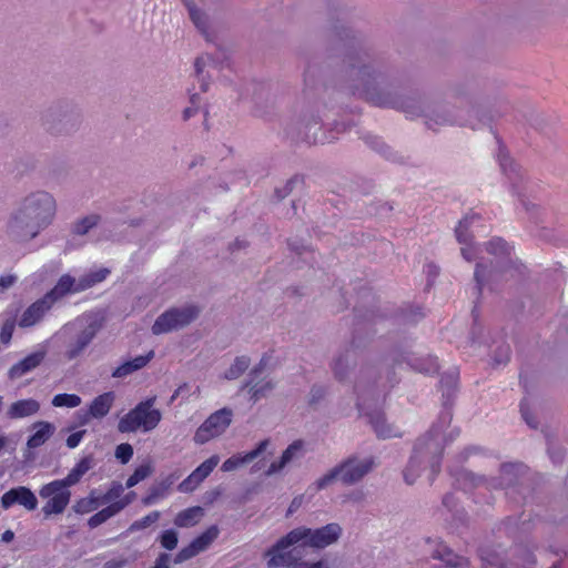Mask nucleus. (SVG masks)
I'll return each mask as SVG.
<instances>
[{
	"label": "nucleus",
	"instance_id": "nucleus-1",
	"mask_svg": "<svg viewBox=\"0 0 568 568\" xmlns=\"http://www.w3.org/2000/svg\"><path fill=\"white\" fill-rule=\"evenodd\" d=\"M58 214V201L47 190H34L22 196L9 212L3 233L14 245H27L53 225Z\"/></svg>",
	"mask_w": 568,
	"mask_h": 568
},
{
	"label": "nucleus",
	"instance_id": "nucleus-2",
	"mask_svg": "<svg viewBox=\"0 0 568 568\" xmlns=\"http://www.w3.org/2000/svg\"><path fill=\"white\" fill-rule=\"evenodd\" d=\"M351 89L376 106L402 108V102L389 91L386 73L375 64L352 65L348 72Z\"/></svg>",
	"mask_w": 568,
	"mask_h": 568
},
{
	"label": "nucleus",
	"instance_id": "nucleus-3",
	"mask_svg": "<svg viewBox=\"0 0 568 568\" xmlns=\"http://www.w3.org/2000/svg\"><path fill=\"white\" fill-rule=\"evenodd\" d=\"M298 544H301L298 535L294 529L281 537L264 554L267 558V568H331V562L326 558L314 562L302 560V551L297 547H294Z\"/></svg>",
	"mask_w": 568,
	"mask_h": 568
},
{
	"label": "nucleus",
	"instance_id": "nucleus-4",
	"mask_svg": "<svg viewBox=\"0 0 568 568\" xmlns=\"http://www.w3.org/2000/svg\"><path fill=\"white\" fill-rule=\"evenodd\" d=\"M43 130L55 138L71 136L82 126V114L68 101H57L41 114Z\"/></svg>",
	"mask_w": 568,
	"mask_h": 568
},
{
	"label": "nucleus",
	"instance_id": "nucleus-5",
	"mask_svg": "<svg viewBox=\"0 0 568 568\" xmlns=\"http://www.w3.org/2000/svg\"><path fill=\"white\" fill-rule=\"evenodd\" d=\"M443 438L438 432H432L419 438L415 445L414 454L404 470V479L412 485L418 477L419 466L423 462H428L434 474L439 470V457L443 452Z\"/></svg>",
	"mask_w": 568,
	"mask_h": 568
},
{
	"label": "nucleus",
	"instance_id": "nucleus-6",
	"mask_svg": "<svg viewBox=\"0 0 568 568\" xmlns=\"http://www.w3.org/2000/svg\"><path fill=\"white\" fill-rule=\"evenodd\" d=\"M155 402L156 397L153 396L139 403L119 420L118 430L120 433H135L138 430L148 433L156 428L162 419V414L153 407Z\"/></svg>",
	"mask_w": 568,
	"mask_h": 568
},
{
	"label": "nucleus",
	"instance_id": "nucleus-7",
	"mask_svg": "<svg viewBox=\"0 0 568 568\" xmlns=\"http://www.w3.org/2000/svg\"><path fill=\"white\" fill-rule=\"evenodd\" d=\"M101 327L102 323L97 318L87 321L85 324H83V318L65 324L62 328L64 333H77L74 338L67 345L65 358L72 361L79 357L93 341Z\"/></svg>",
	"mask_w": 568,
	"mask_h": 568
},
{
	"label": "nucleus",
	"instance_id": "nucleus-8",
	"mask_svg": "<svg viewBox=\"0 0 568 568\" xmlns=\"http://www.w3.org/2000/svg\"><path fill=\"white\" fill-rule=\"evenodd\" d=\"M200 315V308L195 305L173 307L161 314L152 325V333L161 335L181 329L190 325Z\"/></svg>",
	"mask_w": 568,
	"mask_h": 568
},
{
	"label": "nucleus",
	"instance_id": "nucleus-9",
	"mask_svg": "<svg viewBox=\"0 0 568 568\" xmlns=\"http://www.w3.org/2000/svg\"><path fill=\"white\" fill-rule=\"evenodd\" d=\"M70 485L63 479H57L48 483L39 490V496L45 500L42 513L45 517L62 514L71 499Z\"/></svg>",
	"mask_w": 568,
	"mask_h": 568
},
{
	"label": "nucleus",
	"instance_id": "nucleus-10",
	"mask_svg": "<svg viewBox=\"0 0 568 568\" xmlns=\"http://www.w3.org/2000/svg\"><path fill=\"white\" fill-rule=\"evenodd\" d=\"M232 419L233 412L231 408L223 407L212 413L196 429L193 437L194 442L202 445L220 437L230 427Z\"/></svg>",
	"mask_w": 568,
	"mask_h": 568
},
{
	"label": "nucleus",
	"instance_id": "nucleus-11",
	"mask_svg": "<svg viewBox=\"0 0 568 568\" xmlns=\"http://www.w3.org/2000/svg\"><path fill=\"white\" fill-rule=\"evenodd\" d=\"M294 531L297 532L298 540L302 546H310L317 549H322L337 542L342 536V527L336 523L327 524L326 526L317 529L297 527Z\"/></svg>",
	"mask_w": 568,
	"mask_h": 568
},
{
	"label": "nucleus",
	"instance_id": "nucleus-12",
	"mask_svg": "<svg viewBox=\"0 0 568 568\" xmlns=\"http://www.w3.org/2000/svg\"><path fill=\"white\" fill-rule=\"evenodd\" d=\"M374 465L375 463L372 457H351L337 465L339 480L345 485L356 484L373 470Z\"/></svg>",
	"mask_w": 568,
	"mask_h": 568
},
{
	"label": "nucleus",
	"instance_id": "nucleus-13",
	"mask_svg": "<svg viewBox=\"0 0 568 568\" xmlns=\"http://www.w3.org/2000/svg\"><path fill=\"white\" fill-rule=\"evenodd\" d=\"M478 114V110L471 109H444L442 112L436 113L427 120V125L432 129L436 126L448 125V124H460L475 126V118Z\"/></svg>",
	"mask_w": 568,
	"mask_h": 568
},
{
	"label": "nucleus",
	"instance_id": "nucleus-14",
	"mask_svg": "<svg viewBox=\"0 0 568 568\" xmlns=\"http://www.w3.org/2000/svg\"><path fill=\"white\" fill-rule=\"evenodd\" d=\"M220 530L216 526L209 527L204 532L193 539L186 547H183L174 557V564H182L200 552L206 550L219 537Z\"/></svg>",
	"mask_w": 568,
	"mask_h": 568
},
{
	"label": "nucleus",
	"instance_id": "nucleus-15",
	"mask_svg": "<svg viewBox=\"0 0 568 568\" xmlns=\"http://www.w3.org/2000/svg\"><path fill=\"white\" fill-rule=\"evenodd\" d=\"M219 463L220 457L217 455H213L210 458H207L179 484L178 490L184 494L194 491L200 486V484L206 477H209V475L219 465Z\"/></svg>",
	"mask_w": 568,
	"mask_h": 568
},
{
	"label": "nucleus",
	"instance_id": "nucleus-16",
	"mask_svg": "<svg viewBox=\"0 0 568 568\" xmlns=\"http://www.w3.org/2000/svg\"><path fill=\"white\" fill-rule=\"evenodd\" d=\"M265 365L266 363L262 359L260 364L251 371L250 379L243 386V388L248 389L250 398L253 402H258L267 397L275 388V382L273 379L264 378L257 382L253 379L264 369Z\"/></svg>",
	"mask_w": 568,
	"mask_h": 568
},
{
	"label": "nucleus",
	"instance_id": "nucleus-17",
	"mask_svg": "<svg viewBox=\"0 0 568 568\" xmlns=\"http://www.w3.org/2000/svg\"><path fill=\"white\" fill-rule=\"evenodd\" d=\"M0 503L3 509H9L11 506L19 504L27 510L31 511L34 510L38 506V499L36 495L31 491V489L24 486L11 488L4 493Z\"/></svg>",
	"mask_w": 568,
	"mask_h": 568
},
{
	"label": "nucleus",
	"instance_id": "nucleus-18",
	"mask_svg": "<svg viewBox=\"0 0 568 568\" xmlns=\"http://www.w3.org/2000/svg\"><path fill=\"white\" fill-rule=\"evenodd\" d=\"M478 216L476 214L466 215L459 223L455 230L456 239L459 244H462V255L463 257L470 262L476 257V250L471 245L473 234L469 233L475 220Z\"/></svg>",
	"mask_w": 568,
	"mask_h": 568
},
{
	"label": "nucleus",
	"instance_id": "nucleus-19",
	"mask_svg": "<svg viewBox=\"0 0 568 568\" xmlns=\"http://www.w3.org/2000/svg\"><path fill=\"white\" fill-rule=\"evenodd\" d=\"M52 306L51 301L44 295L23 312L18 323L19 326L23 328L34 326L44 317Z\"/></svg>",
	"mask_w": 568,
	"mask_h": 568
},
{
	"label": "nucleus",
	"instance_id": "nucleus-20",
	"mask_svg": "<svg viewBox=\"0 0 568 568\" xmlns=\"http://www.w3.org/2000/svg\"><path fill=\"white\" fill-rule=\"evenodd\" d=\"M216 68V61L212 54L202 53L194 60V77L200 82L202 92H206L211 84V71Z\"/></svg>",
	"mask_w": 568,
	"mask_h": 568
},
{
	"label": "nucleus",
	"instance_id": "nucleus-21",
	"mask_svg": "<svg viewBox=\"0 0 568 568\" xmlns=\"http://www.w3.org/2000/svg\"><path fill=\"white\" fill-rule=\"evenodd\" d=\"M47 351L44 348L33 352L11 366L8 372L10 379H18L36 369L44 361Z\"/></svg>",
	"mask_w": 568,
	"mask_h": 568
},
{
	"label": "nucleus",
	"instance_id": "nucleus-22",
	"mask_svg": "<svg viewBox=\"0 0 568 568\" xmlns=\"http://www.w3.org/2000/svg\"><path fill=\"white\" fill-rule=\"evenodd\" d=\"M270 445L268 439H264L258 443L255 449L245 453V454H236L232 457L227 458L221 466L222 471H233L257 458Z\"/></svg>",
	"mask_w": 568,
	"mask_h": 568
},
{
	"label": "nucleus",
	"instance_id": "nucleus-23",
	"mask_svg": "<svg viewBox=\"0 0 568 568\" xmlns=\"http://www.w3.org/2000/svg\"><path fill=\"white\" fill-rule=\"evenodd\" d=\"M304 444L302 440L293 442L282 454L281 458L276 462H273L267 470L265 471L266 476H272L274 474L280 473L284 467H286L292 462L298 459L303 455Z\"/></svg>",
	"mask_w": 568,
	"mask_h": 568
},
{
	"label": "nucleus",
	"instance_id": "nucleus-24",
	"mask_svg": "<svg viewBox=\"0 0 568 568\" xmlns=\"http://www.w3.org/2000/svg\"><path fill=\"white\" fill-rule=\"evenodd\" d=\"M153 357L154 351H150L145 355H139L132 359L125 361L112 372V377L124 378L144 368L153 359Z\"/></svg>",
	"mask_w": 568,
	"mask_h": 568
},
{
	"label": "nucleus",
	"instance_id": "nucleus-25",
	"mask_svg": "<svg viewBox=\"0 0 568 568\" xmlns=\"http://www.w3.org/2000/svg\"><path fill=\"white\" fill-rule=\"evenodd\" d=\"M40 410V403L33 398L20 399L12 403L8 410L9 419H20L36 415Z\"/></svg>",
	"mask_w": 568,
	"mask_h": 568
},
{
	"label": "nucleus",
	"instance_id": "nucleus-26",
	"mask_svg": "<svg viewBox=\"0 0 568 568\" xmlns=\"http://www.w3.org/2000/svg\"><path fill=\"white\" fill-rule=\"evenodd\" d=\"M34 430L27 442V446L30 449H36L42 446L49 438L54 434L55 427L49 422H37L32 425Z\"/></svg>",
	"mask_w": 568,
	"mask_h": 568
},
{
	"label": "nucleus",
	"instance_id": "nucleus-27",
	"mask_svg": "<svg viewBox=\"0 0 568 568\" xmlns=\"http://www.w3.org/2000/svg\"><path fill=\"white\" fill-rule=\"evenodd\" d=\"M204 517V509L201 506H193L181 510L174 518V525L180 528L193 527Z\"/></svg>",
	"mask_w": 568,
	"mask_h": 568
},
{
	"label": "nucleus",
	"instance_id": "nucleus-28",
	"mask_svg": "<svg viewBox=\"0 0 568 568\" xmlns=\"http://www.w3.org/2000/svg\"><path fill=\"white\" fill-rule=\"evenodd\" d=\"M114 402V394L108 392L97 396L89 406V415L93 418H102L108 415Z\"/></svg>",
	"mask_w": 568,
	"mask_h": 568
},
{
	"label": "nucleus",
	"instance_id": "nucleus-29",
	"mask_svg": "<svg viewBox=\"0 0 568 568\" xmlns=\"http://www.w3.org/2000/svg\"><path fill=\"white\" fill-rule=\"evenodd\" d=\"M173 484V478L168 477L159 484H155L149 488L148 494L142 498V504L144 506H151L155 504L158 500L163 499L169 494L171 486Z\"/></svg>",
	"mask_w": 568,
	"mask_h": 568
},
{
	"label": "nucleus",
	"instance_id": "nucleus-30",
	"mask_svg": "<svg viewBox=\"0 0 568 568\" xmlns=\"http://www.w3.org/2000/svg\"><path fill=\"white\" fill-rule=\"evenodd\" d=\"M184 3L187 8L189 17H190L191 21L193 22V24L195 26V28L202 34L207 37L209 31H210V21H209L207 14L202 9H200L199 7H196L193 2H191L189 0H184Z\"/></svg>",
	"mask_w": 568,
	"mask_h": 568
},
{
	"label": "nucleus",
	"instance_id": "nucleus-31",
	"mask_svg": "<svg viewBox=\"0 0 568 568\" xmlns=\"http://www.w3.org/2000/svg\"><path fill=\"white\" fill-rule=\"evenodd\" d=\"M75 280L70 275H63L58 281L57 285L45 294V296L54 305L57 301L65 296L68 293L75 292Z\"/></svg>",
	"mask_w": 568,
	"mask_h": 568
},
{
	"label": "nucleus",
	"instance_id": "nucleus-32",
	"mask_svg": "<svg viewBox=\"0 0 568 568\" xmlns=\"http://www.w3.org/2000/svg\"><path fill=\"white\" fill-rule=\"evenodd\" d=\"M94 458L91 455L84 456L79 460V463L70 470L63 480L67 481V485L74 486L77 485L81 478L93 467Z\"/></svg>",
	"mask_w": 568,
	"mask_h": 568
},
{
	"label": "nucleus",
	"instance_id": "nucleus-33",
	"mask_svg": "<svg viewBox=\"0 0 568 568\" xmlns=\"http://www.w3.org/2000/svg\"><path fill=\"white\" fill-rule=\"evenodd\" d=\"M367 418L378 437L390 438L397 435L393 426L387 424L383 413L375 412L373 414H368Z\"/></svg>",
	"mask_w": 568,
	"mask_h": 568
},
{
	"label": "nucleus",
	"instance_id": "nucleus-34",
	"mask_svg": "<svg viewBox=\"0 0 568 568\" xmlns=\"http://www.w3.org/2000/svg\"><path fill=\"white\" fill-rule=\"evenodd\" d=\"M354 365L355 362L352 354L346 352L335 357L333 361L332 369L337 379L344 381L348 376V373L354 367Z\"/></svg>",
	"mask_w": 568,
	"mask_h": 568
},
{
	"label": "nucleus",
	"instance_id": "nucleus-35",
	"mask_svg": "<svg viewBox=\"0 0 568 568\" xmlns=\"http://www.w3.org/2000/svg\"><path fill=\"white\" fill-rule=\"evenodd\" d=\"M101 221L99 214H90L83 216L72 223L71 232L74 235L83 236L88 234L93 227H95Z\"/></svg>",
	"mask_w": 568,
	"mask_h": 568
},
{
	"label": "nucleus",
	"instance_id": "nucleus-36",
	"mask_svg": "<svg viewBox=\"0 0 568 568\" xmlns=\"http://www.w3.org/2000/svg\"><path fill=\"white\" fill-rule=\"evenodd\" d=\"M251 365V358L246 355L235 357L231 366L224 372L223 377L227 381H234L241 377Z\"/></svg>",
	"mask_w": 568,
	"mask_h": 568
},
{
	"label": "nucleus",
	"instance_id": "nucleus-37",
	"mask_svg": "<svg viewBox=\"0 0 568 568\" xmlns=\"http://www.w3.org/2000/svg\"><path fill=\"white\" fill-rule=\"evenodd\" d=\"M100 505H102L100 497L95 495V490H92L88 497L77 500L72 509L75 514L84 515L98 509Z\"/></svg>",
	"mask_w": 568,
	"mask_h": 568
},
{
	"label": "nucleus",
	"instance_id": "nucleus-38",
	"mask_svg": "<svg viewBox=\"0 0 568 568\" xmlns=\"http://www.w3.org/2000/svg\"><path fill=\"white\" fill-rule=\"evenodd\" d=\"M154 471V467L152 462L148 460L144 464H141L135 468L133 474L128 478L125 486L126 488H132L138 485L140 481L150 477Z\"/></svg>",
	"mask_w": 568,
	"mask_h": 568
},
{
	"label": "nucleus",
	"instance_id": "nucleus-39",
	"mask_svg": "<svg viewBox=\"0 0 568 568\" xmlns=\"http://www.w3.org/2000/svg\"><path fill=\"white\" fill-rule=\"evenodd\" d=\"M108 274H109V270H106V268H102L97 272L90 273V274L83 276L78 282L74 291H84V290L95 285L97 283H100L103 280H105Z\"/></svg>",
	"mask_w": 568,
	"mask_h": 568
},
{
	"label": "nucleus",
	"instance_id": "nucleus-40",
	"mask_svg": "<svg viewBox=\"0 0 568 568\" xmlns=\"http://www.w3.org/2000/svg\"><path fill=\"white\" fill-rule=\"evenodd\" d=\"M116 514H119L118 510L114 508L112 504H110L105 508L101 509L100 511L91 516L88 520V526L90 528H97L98 526L102 525Z\"/></svg>",
	"mask_w": 568,
	"mask_h": 568
},
{
	"label": "nucleus",
	"instance_id": "nucleus-41",
	"mask_svg": "<svg viewBox=\"0 0 568 568\" xmlns=\"http://www.w3.org/2000/svg\"><path fill=\"white\" fill-rule=\"evenodd\" d=\"M52 405L54 407H68L75 408L81 405L82 399L77 394H58L52 398Z\"/></svg>",
	"mask_w": 568,
	"mask_h": 568
},
{
	"label": "nucleus",
	"instance_id": "nucleus-42",
	"mask_svg": "<svg viewBox=\"0 0 568 568\" xmlns=\"http://www.w3.org/2000/svg\"><path fill=\"white\" fill-rule=\"evenodd\" d=\"M486 250L489 254L503 260L509 255V248L501 239L488 242Z\"/></svg>",
	"mask_w": 568,
	"mask_h": 568
},
{
	"label": "nucleus",
	"instance_id": "nucleus-43",
	"mask_svg": "<svg viewBox=\"0 0 568 568\" xmlns=\"http://www.w3.org/2000/svg\"><path fill=\"white\" fill-rule=\"evenodd\" d=\"M160 517H161L160 511H158V510L151 511L150 514H148L146 516L142 517L141 519L135 520L134 523H132V525L130 526L129 530L130 531H136V530L145 529L149 526H151L152 524L156 523L160 519Z\"/></svg>",
	"mask_w": 568,
	"mask_h": 568
},
{
	"label": "nucleus",
	"instance_id": "nucleus-44",
	"mask_svg": "<svg viewBox=\"0 0 568 568\" xmlns=\"http://www.w3.org/2000/svg\"><path fill=\"white\" fill-rule=\"evenodd\" d=\"M161 546L166 550H173L179 542V534L174 529L164 530L159 537Z\"/></svg>",
	"mask_w": 568,
	"mask_h": 568
},
{
	"label": "nucleus",
	"instance_id": "nucleus-45",
	"mask_svg": "<svg viewBox=\"0 0 568 568\" xmlns=\"http://www.w3.org/2000/svg\"><path fill=\"white\" fill-rule=\"evenodd\" d=\"M520 466L515 464H505L503 465L500 473L503 481L500 483V486H509L514 484L515 476L519 471Z\"/></svg>",
	"mask_w": 568,
	"mask_h": 568
},
{
	"label": "nucleus",
	"instance_id": "nucleus-46",
	"mask_svg": "<svg viewBox=\"0 0 568 568\" xmlns=\"http://www.w3.org/2000/svg\"><path fill=\"white\" fill-rule=\"evenodd\" d=\"M336 479H339V471L337 466L332 468L328 473L320 477L315 483L316 490H322L333 484Z\"/></svg>",
	"mask_w": 568,
	"mask_h": 568
},
{
	"label": "nucleus",
	"instance_id": "nucleus-47",
	"mask_svg": "<svg viewBox=\"0 0 568 568\" xmlns=\"http://www.w3.org/2000/svg\"><path fill=\"white\" fill-rule=\"evenodd\" d=\"M114 455L121 464H128L133 456V447L128 443L120 444L116 446Z\"/></svg>",
	"mask_w": 568,
	"mask_h": 568
},
{
	"label": "nucleus",
	"instance_id": "nucleus-48",
	"mask_svg": "<svg viewBox=\"0 0 568 568\" xmlns=\"http://www.w3.org/2000/svg\"><path fill=\"white\" fill-rule=\"evenodd\" d=\"M458 480L463 483L464 488L476 487L486 481L483 477L476 476L470 471H463Z\"/></svg>",
	"mask_w": 568,
	"mask_h": 568
},
{
	"label": "nucleus",
	"instance_id": "nucleus-49",
	"mask_svg": "<svg viewBox=\"0 0 568 568\" xmlns=\"http://www.w3.org/2000/svg\"><path fill=\"white\" fill-rule=\"evenodd\" d=\"M124 488L119 483H113L109 490L100 498L101 504L110 503L116 498H120L123 494Z\"/></svg>",
	"mask_w": 568,
	"mask_h": 568
},
{
	"label": "nucleus",
	"instance_id": "nucleus-50",
	"mask_svg": "<svg viewBox=\"0 0 568 568\" xmlns=\"http://www.w3.org/2000/svg\"><path fill=\"white\" fill-rule=\"evenodd\" d=\"M493 276V272L487 270V266H485L481 263H478L476 265L475 270V280L477 282L478 291L480 292L485 282Z\"/></svg>",
	"mask_w": 568,
	"mask_h": 568
},
{
	"label": "nucleus",
	"instance_id": "nucleus-51",
	"mask_svg": "<svg viewBox=\"0 0 568 568\" xmlns=\"http://www.w3.org/2000/svg\"><path fill=\"white\" fill-rule=\"evenodd\" d=\"M305 129L304 138L307 142H316L317 131L320 130V122L312 120L310 123H302Z\"/></svg>",
	"mask_w": 568,
	"mask_h": 568
},
{
	"label": "nucleus",
	"instance_id": "nucleus-52",
	"mask_svg": "<svg viewBox=\"0 0 568 568\" xmlns=\"http://www.w3.org/2000/svg\"><path fill=\"white\" fill-rule=\"evenodd\" d=\"M13 331H14V322L11 320L6 321L1 327L0 342L6 345L9 344L12 338Z\"/></svg>",
	"mask_w": 568,
	"mask_h": 568
},
{
	"label": "nucleus",
	"instance_id": "nucleus-53",
	"mask_svg": "<svg viewBox=\"0 0 568 568\" xmlns=\"http://www.w3.org/2000/svg\"><path fill=\"white\" fill-rule=\"evenodd\" d=\"M191 106H187L183 110L182 116L184 121H187L192 116H194L199 112V97L197 94L191 95Z\"/></svg>",
	"mask_w": 568,
	"mask_h": 568
},
{
	"label": "nucleus",
	"instance_id": "nucleus-54",
	"mask_svg": "<svg viewBox=\"0 0 568 568\" xmlns=\"http://www.w3.org/2000/svg\"><path fill=\"white\" fill-rule=\"evenodd\" d=\"M425 361L427 362L426 365L415 364V368L425 374L436 373L438 369L436 359L434 357H428Z\"/></svg>",
	"mask_w": 568,
	"mask_h": 568
},
{
	"label": "nucleus",
	"instance_id": "nucleus-55",
	"mask_svg": "<svg viewBox=\"0 0 568 568\" xmlns=\"http://www.w3.org/2000/svg\"><path fill=\"white\" fill-rule=\"evenodd\" d=\"M136 497V494L134 491L128 493L125 496L120 498L119 500L112 503L114 508L120 513L123 510L126 506H129Z\"/></svg>",
	"mask_w": 568,
	"mask_h": 568
},
{
	"label": "nucleus",
	"instance_id": "nucleus-56",
	"mask_svg": "<svg viewBox=\"0 0 568 568\" xmlns=\"http://www.w3.org/2000/svg\"><path fill=\"white\" fill-rule=\"evenodd\" d=\"M510 354V348L508 345H503L498 347L497 354L494 357V362L496 365H501L508 362Z\"/></svg>",
	"mask_w": 568,
	"mask_h": 568
},
{
	"label": "nucleus",
	"instance_id": "nucleus-57",
	"mask_svg": "<svg viewBox=\"0 0 568 568\" xmlns=\"http://www.w3.org/2000/svg\"><path fill=\"white\" fill-rule=\"evenodd\" d=\"M87 430H79V432H75L73 434H71L68 438H67V446L69 448H75L80 442L82 440L83 436L85 435Z\"/></svg>",
	"mask_w": 568,
	"mask_h": 568
},
{
	"label": "nucleus",
	"instance_id": "nucleus-58",
	"mask_svg": "<svg viewBox=\"0 0 568 568\" xmlns=\"http://www.w3.org/2000/svg\"><path fill=\"white\" fill-rule=\"evenodd\" d=\"M520 412H521V415H523V418L526 420V423L532 427V428H536L537 427V424L535 423L532 416H531V413H530V409L528 407V404L526 402H523L521 405H520Z\"/></svg>",
	"mask_w": 568,
	"mask_h": 568
},
{
	"label": "nucleus",
	"instance_id": "nucleus-59",
	"mask_svg": "<svg viewBox=\"0 0 568 568\" xmlns=\"http://www.w3.org/2000/svg\"><path fill=\"white\" fill-rule=\"evenodd\" d=\"M17 282V276L13 274L0 276V291L10 288Z\"/></svg>",
	"mask_w": 568,
	"mask_h": 568
},
{
	"label": "nucleus",
	"instance_id": "nucleus-60",
	"mask_svg": "<svg viewBox=\"0 0 568 568\" xmlns=\"http://www.w3.org/2000/svg\"><path fill=\"white\" fill-rule=\"evenodd\" d=\"M535 564V559L532 557V555L530 552H525V556L524 558H521L520 560H516L514 562L515 566H517V568L519 566H523V568H531V566Z\"/></svg>",
	"mask_w": 568,
	"mask_h": 568
},
{
	"label": "nucleus",
	"instance_id": "nucleus-61",
	"mask_svg": "<svg viewBox=\"0 0 568 568\" xmlns=\"http://www.w3.org/2000/svg\"><path fill=\"white\" fill-rule=\"evenodd\" d=\"M169 561L170 555L166 552H162L155 559L154 566L152 568H170Z\"/></svg>",
	"mask_w": 568,
	"mask_h": 568
},
{
	"label": "nucleus",
	"instance_id": "nucleus-62",
	"mask_svg": "<svg viewBox=\"0 0 568 568\" xmlns=\"http://www.w3.org/2000/svg\"><path fill=\"white\" fill-rule=\"evenodd\" d=\"M128 565L126 559L111 560L106 564L108 568H123Z\"/></svg>",
	"mask_w": 568,
	"mask_h": 568
},
{
	"label": "nucleus",
	"instance_id": "nucleus-63",
	"mask_svg": "<svg viewBox=\"0 0 568 568\" xmlns=\"http://www.w3.org/2000/svg\"><path fill=\"white\" fill-rule=\"evenodd\" d=\"M483 559H484L485 561H487V562H488V565H490V566H497V567H499V568H505V567L500 564L499 559H498L497 557H495V556H493L491 558H490V557H488V556H485V557H483Z\"/></svg>",
	"mask_w": 568,
	"mask_h": 568
},
{
	"label": "nucleus",
	"instance_id": "nucleus-64",
	"mask_svg": "<svg viewBox=\"0 0 568 568\" xmlns=\"http://www.w3.org/2000/svg\"><path fill=\"white\" fill-rule=\"evenodd\" d=\"M13 538H14V534L12 530H6L1 537L2 541H4V542H10L13 540Z\"/></svg>",
	"mask_w": 568,
	"mask_h": 568
}]
</instances>
